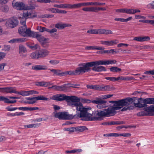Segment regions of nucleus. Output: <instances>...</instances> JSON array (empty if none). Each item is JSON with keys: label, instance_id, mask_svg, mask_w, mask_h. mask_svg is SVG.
<instances>
[{"label": "nucleus", "instance_id": "f257e3e1", "mask_svg": "<svg viewBox=\"0 0 154 154\" xmlns=\"http://www.w3.org/2000/svg\"><path fill=\"white\" fill-rule=\"evenodd\" d=\"M110 107L104 109L102 110H97L91 114V116L89 117V121L101 120L103 117L112 116L116 114V110L120 109V108L115 105V103Z\"/></svg>", "mask_w": 154, "mask_h": 154}, {"label": "nucleus", "instance_id": "f03ea898", "mask_svg": "<svg viewBox=\"0 0 154 154\" xmlns=\"http://www.w3.org/2000/svg\"><path fill=\"white\" fill-rule=\"evenodd\" d=\"M74 100L70 104V106L75 107L76 108V114L73 116L74 118L79 119L85 118V121H89V117L91 116V113L89 111L91 109L90 107H85L83 106L82 103L80 102V99L76 96Z\"/></svg>", "mask_w": 154, "mask_h": 154}, {"label": "nucleus", "instance_id": "7ed1b4c3", "mask_svg": "<svg viewBox=\"0 0 154 154\" xmlns=\"http://www.w3.org/2000/svg\"><path fill=\"white\" fill-rule=\"evenodd\" d=\"M142 100L141 98H138L136 97H127L118 101H109V103H115V105H116L117 107L120 108V109L125 106L131 105L133 102L134 106L136 107L142 108L147 106V105L141 103Z\"/></svg>", "mask_w": 154, "mask_h": 154}, {"label": "nucleus", "instance_id": "20e7f679", "mask_svg": "<svg viewBox=\"0 0 154 154\" xmlns=\"http://www.w3.org/2000/svg\"><path fill=\"white\" fill-rule=\"evenodd\" d=\"M116 63V61L115 60H100L85 63L87 72H88L91 70V67H92L93 66H98L100 65H106L115 64Z\"/></svg>", "mask_w": 154, "mask_h": 154}, {"label": "nucleus", "instance_id": "39448f33", "mask_svg": "<svg viewBox=\"0 0 154 154\" xmlns=\"http://www.w3.org/2000/svg\"><path fill=\"white\" fill-rule=\"evenodd\" d=\"M87 72L85 63H81L78 65V67L75 70L67 71L63 72V76L67 75H79Z\"/></svg>", "mask_w": 154, "mask_h": 154}, {"label": "nucleus", "instance_id": "423d86ee", "mask_svg": "<svg viewBox=\"0 0 154 154\" xmlns=\"http://www.w3.org/2000/svg\"><path fill=\"white\" fill-rule=\"evenodd\" d=\"M75 96H68L65 94H57L53 96L51 99L54 100L62 101L65 100L67 104L70 106L72 102L74 100Z\"/></svg>", "mask_w": 154, "mask_h": 154}, {"label": "nucleus", "instance_id": "0eeeda50", "mask_svg": "<svg viewBox=\"0 0 154 154\" xmlns=\"http://www.w3.org/2000/svg\"><path fill=\"white\" fill-rule=\"evenodd\" d=\"M144 110L139 112L137 114V116H154V106L151 105L150 106L145 107Z\"/></svg>", "mask_w": 154, "mask_h": 154}, {"label": "nucleus", "instance_id": "6e6552de", "mask_svg": "<svg viewBox=\"0 0 154 154\" xmlns=\"http://www.w3.org/2000/svg\"><path fill=\"white\" fill-rule=\"evenodd\" d=\"M54 116L55 118H58L60 120H69L74 118V116L72 115H70L68 114L67 112H54Z\"/></svg>", "mask_w": 154, "mask_h": 154}, {"label": "nucleus", "instance_id": "1a4fd4ad", "mask_svg": "<svg viewBox=\"0 0 154 154\" xmlns=\"http://www.w3.org/2000/svg\"><path fill=\"white\" fill-rule=\"evenodd\" d=\"M95 100H93L92 103L97 104V107L99 109L106 108L108 106V103L106 101L101 98H96Z\"/></svg>", "mask_w": 154, "mask_h": 154}, {"label": "nucleus", "instance_id": "9d476101", "mask_svg": "<svg viewBox=\"0 0 154 154\" xmlns=\"http://www.w3.org/2000/svg\"><path fill=\"white\" fill-rule=\"evenodd\" d=\"M18 23L19 21L17 17H13L8 20L6 25L8 28L12 29L17 26Z\"/></svg>", "mask_w": 154, "mask_h": 154}, {"label": "nucleus", "instance_id": "9b49d317", "mask_svg": "<svg viewBox=\"0 0 154 154\" xmlns=\"http://www.w3.org/2000/svg\"><path fill=\"white\" fill-rule=\"evenodd\" d=\"M27 100H30V101H24L25 103L31 104H32L36 102V100H43L45 101H48V98L47 97H45L43 95H39L36 97H34L31 98L30 97H27L26 98Z\"/></svg>", "mask_w": 154, "mask_h": 154}, {"label": "nucleus", "instance_id": "f8f14e48", "mask_svg": "<svg viewBox=\"0 0 154 154\" xmlns=\"http://www.w3.org/2000/svg\"><path fill=\"white\" fill-rule=\"evenodd\" d=\"M39 93L38 92L34 90H31L28 91H17L16 94H18L21 95L22 96H29L33 94H38Z\"/></svg>", "mask_w": 154, "mask_h": 154}, {"label": "nucleus", "instance_id": "ddd939ff", "mask_svg": "<svg viewBox=\"0 0 154 154\" xmlns=\"http://www.w3.org/2000/svg\"><path fill=\"white\" fill-rule=\"evenodd\" d=\"M67 88L68 87L66 86V84H64L62 86L53 85L48 88L49 89L53 88L55 90L61 91L66 90Z\"/></svg>", "mask_w": 154, "mask_h": 154}, {"label": "nucleus", "instance_id": "4468645a", "mask_svg": "<svg viewBox=\"0 0 154 154\" xmlns=\"http://www.w3.org/2000/svg\"><path fill=\"white\" fill-rule=\"evenodd\" d=\"M72 26V25L66 23H63L61 22L57 23L55 25L56 28L59 29H63L66 27Z\"/></svg>", "mask_w": 154, "mask_h": 154}, {"label": "nucleus", "instance_id": "2eb2a0df", "mask_svg": "<svg viewBox=\"0 0 154 154\" xmlns=\"http://www.w3.org/2000/svg\"><path fill=\"white\" fill-rule=\"evenodd\" d=\"M12 5L14 7H15L18 10H23L25 8V5L22 2H17L15 3L13 2Z\"/></svg>", "mask_w": 154, "mask_h": 154}, {"label": "nucleus", "instance_id": "dca6fc26", "mask_svg": "<svg viewBox=\"0 0 154 154\" xmlns=\"http://www.w3.org/2000/svg\"><path fill=\"white\" fill-rule=\"evenodd\" d=\"M36 32L31 31L29 28L26 29V30L24 32V34L23 35L24 36H29L34 37H35V35Z\"/></svg>", "mask_w": 154, "mask_h": 154}, {"label": "nucleus", "instance_id": "f3484780", "mask_svg": "<svg viewBox=\"0 0 154 154\" xmlns=\"http://www.w3.org/2000/svg\"><path fill=\"white\" fill-rule=\"evenodd\" d=\"M150 37L148 36H138L135 37L133 40L140 42H143L150 40Z\"/></svg>", "mask_w": 154, "mask_h": 154}, {"label": "nucleus", "instance_id": "a211bd4d", "mask_svg": "<svg viewBox=\"0 0 154 154\" xmlns=\"http://www.w3.org/2000/svg\"><path fill=\"white\" fill-rule=\"evenodd\" d=\"M47 69V66L44 65H37L32 66V69L36 71L40 70H46Z\"/></svg>", "mask_w": 154, "mask_h": 154}, {"label": "nucleus", "instance_id": "6ab92c4d", "mask_svg": "<svg viewBox=\"0 0 154 154\" xmlns=\"http://www.w3.org/2000/svg\"><path fill=\"white\" fill-rule=\"evenodd\" d=\"M38 52L40 58L46 57L48 55L49 53V52L45 49L40 50Z\"/></svg>", "mask_w": 154, "mask_h": 154}, {"label": "nucleus", "instance_id": "aec40b11", "mask_svg": "<svg viewBox=\"0 0 154 154\" xmlns=\"http://www.w3.org/2000/svg\"><path fill=\"white\" fill-rule=\"evenodd\" d=\"M94 66L92 69V70L97 72H101L103 71H106V68L103 66Z\"/></svg>", "mask_w": 154, "mask_h": 154}, {"label": "nucleus", "instance_id": "412c9836", "mask_svg": "<svg viewBox=\"0 0 154 154\" xmlns=\"http://www.w3.org/2000/svg\"><path fill=\"white\" fill-rule=\"evenodd\" d=\"M0 101H4L5 103H14L17 102L16 100H10L9 99L3 96H0Z\"/></svg>", "mask_w": 154, "mask_h": 154}, {"label": "nucleus", "instance_id": "4be33fe9", "mask_svg": "<svg viewBox=\"0 0 154 154\" xmlns=\"http://www.w3.org/2000/svg\"><path fill=\"white\" fill-rule=\"evenodd\" d=\"M49 70L53 73L54 76H63V72H61L60 70L55 69H49Z\"/></svg>", "mask_w": 154, "mask_h": 154}, {"label": "nucleus", "instance_id": "5701e85b", "mask_svg": "<svg viewBox=\"0 0 154 154\" xmlns=\"http://www.w3.org/2000/svg\"><path fill=\"white\" fill-rule=\"evenodd\" d=\"M6 109H7L8 111H11L15 110L17 109H19V110H23V111H26L28 110V107H20L18 108L17 107H13V108H10L9 107H7L6 108Z\"/></svg>", "mask_w": 154, "mask_h": 154}, {"label": "nucleus", "instance_id": "b1692460", "mask_svg": "<svg viewBox=\"0 0 154 154\" xmlns=\"http://www.w3.org/2000/svg\"><path fill=\"white\" fill-rule=\"evenodd\" d=\"M85 49L87 50H103L105 49L104 47H98L97 46H86L85 47Z\"/></svg>", "mask_w": 154, "mask_h": 154}, {"label": "nucleus", "instance_id": "393cba45", "mask_svg": "<svg viewBox=\"0 0 154 154\" xmlns=\"http://www.w3.org/2000/svg\"><path fill=\"white\" fill-rule=\"evenodd\" d=\"M25 39L26 38H13L9 41L8 42L9 43H13L15 42H24Z\"/></svg>", "mask_w": 154, "mask_h": 154}, {"label": "nucleus", "instance_id": "a878e982", "mask_svg": "<svg viewBox=\"0 0 154 154\" xmlns=\"http://www.w3.org/2000/svg\"><path fill=\"white\" fill-rule=\"evenodd\" d=\"M23 26H20L18 29L19 32L21 35H23L27 29L26 24L22 25Z\"/></svg>", "mask_w": 154, "mask_h": 154}, {"label": "nucleus", "instance_id": "bb28decb", "mask_svg": "<svg viewBox=\"0 0 154 154\" xmlns=\"http://www.w3.org/2000/svg\"><path fill=\"white\" fill-rule=\"evenodd\" d=\"M35 35L34 37L36 38L40 43L46 40V39L45 38L44 36L38 34L36 32Z\"/></svg>", "mask_w": 154, "mask_h": 154}, {"label": "nucleus", "instance_id": "cd10ccee", "mask_svg": "<svg viewBox=\"0 0 154 154\" xmlns=\"http://www.w3.org/2000/svg\"><path fill=\"white\" fill-rule=\"evenodd\" d=\"M112 89V87L109 85H99V91H110Z\"/></svg>", "mask_w": 154, "mask_h": 154}, {"label": "nucleus", "instance_id": "c85d7f7f", "mask_svg": "<svg viewBox=\"0 0 154 154\" xmlns=\"http://www.w3.org/2000/svg\"><path fill=\"white\" fill-rule=\"evenodd\" d=\"M22 15L26 19L29 18H33L35 17L34 15L32 16L31 13L28 11L26 12H24L23 15Z\"/></svg>", "mask_w": 154, "mask_h": 154}, {"label": "nucleus", "instance_id": "c756f323", "mask_svg": "<svg viewBox=\"0 0 154 154\" xmlns=\"http://www.w3.org/2000/svg\"><path fill=\"white\" fill-rule=\"evenodd\" d=\"M75 128V131L78 132H82L85 130L88 129L85 126L76 127Z\"/></svg>", "mask_w": 154, "mask_h": 154}, {"label": "nucleus", "instance_id": "7c9ffc66", "mask_svg": "<svg viewBox=\"0 0 154 154\" xmlns=\"http://www.w3.org/2000/svg\"><path fill=\"white\" fill-rule=\"evenodd\" d=\"M27 52V50L25 46L22 45H20L19 46V53L20 54Z\"/></svg>", "mask_w": 154, "mask_h": 154}, {"label": "nucleus", "instance_id": "2f4dec72", "mask_svg": "<svg viewBox=\"0 0 154 154\" xmlns=\"http://www.w3.org/2000/svg\"><path fill=\"white\" fill-rule=\"evenodd\" d=\"M6 93H12L16 94L17 91L14 89V88L13 87H6Z\"/></svg>", "mask_w": 154, "mask_h": 154}, {"label": "nucleus", "instance_id": "473e14b6", "mask_svg": "<svg viewBox=\"0 0 154 154\" xmlns=\"http://www.w3.org/2000/svg\"><path fill=\"white\" fill-rule=\"evenodd\" d=\"M87 87L89 89L99 91V85H87Z\"/></svg>", "mask_w": 154, "mask_h": 154}, {"label": "nucleus", "instance_id": "72a5a7b5", "mask_svg": "<svg viewBox=\"0 0 154 154\" xmlns=\"http://www.w3.org/2000/svg\"><path fill=\"white\" fill-rule=\"evenodd\" d=\"M81 3L71 5L69 4V9H76L80 8L81 7Z\"/></svg>", "mask_w": 154, "mask_h": 154}, {"label": "nucleus", "instance_id": "f704fd0d", "mask_svg": "<svg viewBox=\"0 0 154 154\" xmlns=\"http://www.w3.org/2000/svg\"><path fill=\"white\" fill-rule=\"evenodd\" d=\"M50 83V82H35V85L38 86H47Z\"/></svg>", "mask_w": 154, "mask_h": 154}, {"label": "nucleus", "instance_id": "c9c22d12", "mask_svg": "<svg viewBox=\"0 0 154 154\" xmlns=\"http://www.w3.org/2000/svg\"><path fill=\"white\" fill-rule=\"evenodd\" d=\"M133 79L132 77H127L126 78L123 76H120L116 78V81H117L118 80H129Z\"/></svg>", "mask_w": 154, "mask_h": 154}, {"label": "nucleus", "instance_id": "e433bc0d", "mask_svg": "<svg viewBox=\"0 0 154 154\" xmlns=\"http://www.w3.org/2000/svg\"><path fill=\"white\" fill-rule=\"evenodd\" d=\"M0 9L2 11L7 12L8 11L9 8L7 5H3L0 7Z\"/></svg>", "mask_w": 154, "mask_h": 154}, {"label": "nucleus", "instance_id": "4c0bfd02", "mask_svg": "<svg viewBox=\"0 0 154 154\" xmlns=\"http://www.w3.org/2000/svg\"><path fill=\"white\" fill-rule=\"evenodd\" d=\"M139 22H142L146 23H149L152 25L154 26V20H140L139 21Z\"/></svg>", "mask_w": 154, "mask_h": 154}, {"label": "nucleus", "instance_id": "58836bf2", "mask_svg": "<svg viewBox=\"0 0 154 154\" xmlns=\"http://www.w3.org/2000/svg\"><path fill=\"white\" fill-rule=\"evenodd\" d=\"M38 54V52H33L31 54L30 56L31 58L33 59H37L40 58V57H39V55Z\"/></svg>", "mask_w": 154, "mask_h": 154}, {"label": "nucleus", "instance_id": "ea45409f", "mask_svg": "<svg viewBox=\"0 0 154 154\" xmlns=\"http://www.w3.org/2000/svg\"><path fill=\"white\" fill-rule=\"evenodd\" d=\"M40 124H32L28 125H25L24 127L25 128H31L33 127H38Z\"/></svg>", "mask_w": 154, "mask_h": 154}, {"label": "nucleus", "instance_id": "a19ab883", "mask_svg": "<svg viewBox=\"0 0 154 154\" xmlns=\"http://www.w3.org/2000/svg\"><path fill=\"white\" fill-rule=\"evenodd\" d=\"M110 71L111 72H117L121 71L122 70L121 69L118 68L116 66H113L109 69Z\"/></svg>", "mask_w": 154, "mask_h": 154}, {"label": "nucleus", "instance_id": "79ce46f5", "mask_svg": "<svg viewBox=\"0 0 154 154\" xmlns=\"http://www.w3.org/2000/svg\"><path fill=\"white\" fill-rule=\"evenodd\" d=\"M66 84V86L68 87L67 88L70 87L78 88L77 86H79L80 85L79 84Z\"/></svg>", "mask_w": 154, "mask_h": 154}, {"label": "nucleus", "instance_id": "37998d69", "mask_svg": "<svg viewBox=\"0 0 154 154\" xmlns=\"http://www.w3.org/2000/svg\"><path fill=\"white\" fill-rule=\"evenodd\" d=\"M128 106H125V107L122 109L121 111H126L127 110H131L133 109L134 108V106L132 105H129Z\"/></svg>", "mask_w": 154, "mask_h": 154}, {"label": "nucleus", "instance_id": "c03bdc74", "mask_svg": "<svg viewBox=\"0 0 154 154\" xmlns=\"http://www.w3.org/2000/svg\"><path fill=\"white\" fill-rule=\"evenodd\" d=\"M19 19L20 20V23L21 25L26 24V19L22 15V16L19 17Z\"/></svg>", "mask_w": 154, "mask_h": 154}, {"label": "nucleus", "instance_id": "a18cd8bd", "mask_svg": "<svg viewBox=\"0 0 154 154\" xmlns=\"http://www.w3.org/2000/svg\"><path fill=\"white\" fill-rule=\"evenodd\" d=\"M37 29L41 32H43L44 31H46L48 32V29L46 28L45 27L42 26H38Z\"/></svg>", "mask_w": 154, "mask_h": 154}, {"label": "nucleus", "instance_id": "49530a36", "mask_svg": "<svg viewBox=\"0 0 154 154\" xmlns=\"http://www.w3.org/2000/svg\"><path fill=\"white\" fill-rule=\"evenodd\" d=\"M104 136L107 137H119V134L117 133H112L104 134Z\"/></svg>", "mask_w": 154, "mask_h": 154}, {"label": "nucleus", "instance_id": "de8ad7c7", "mask_svg": "<svg viewBox=\"0 0 154 154\" xmlns=\"http://www.w3.org/2000/svg\"><path fill=\"white\" fill-rule=\"evenodd\" d=\"M150 98H147L144 99H142V103H143V104H150Z\"/></svg>", "mask_w": 154, "mask_h": 154}, {"label": "nucleus", "instance_id": "09e8293b", "mask_svg": "<svg viewBox=\"0 0 154 154\" xmlns=\"http://www.w3.org/2000/svg\"><path fill=\"white\" fill-rule=\"evenodd\" d=\"M59 8H69V4H61L59 5Z\"/></svg>", "mask_w": 154, "mask_h": 154}, {"label": "nucleus", "instance_id": "8fccbe9b", "mask_svg": "<svg viewBox=\"0 0 154 154\" xmlns=\"http://www.w3.org/2000/svg\"><path fill=\"white\" fill-rule=\"evenodd\" d=\"M91 5H96V6H101L105 4V3H100L98 2H91Z\"/></svg>", "mask_w": 154, "mask_h": 154}, {"label": "nucleus", "instance_id": "3c124183", "mask_svg": "<svg viewBox=\"0 0 154 154\" xmlns=\"http://www.w3.org/2000/svg\"><path fill=\"white\" fill-rule=\"evenodd\" d=\"M41 17L42 18H53L54 17V15L53 14H45L41 15Z\"/></svg>", "mask_w": 154, "mask_h": 154}, {"label": "nucleus", "instance_id": "603ef678", "mask_svg": "<svg viewBox=\"0 0 154 154\" xmlns=\"http://www.w3.org/2000/svg\"><path fill=\"white\" fill-rule=\"evenodd\" d=\"M125 13L129 14H134V9H125Z\"/></svg>", "mask_w": 154, "mask_h": 154}, {"label": "nucleus", "instance_id": "864d4df0", "mask_svg": "<svg viewBox=\"0 0 154 154\" xmlns=\"http://www.w3.org/2000/svg\"><path fill=\"white\" fill-rule=\"evenodd\" d=\"M49 62L51 64L54 65L58 64L60 62V61L58 60H50Z\"/></svg>", "mask_w": 154, "mask_h": 154}, {"label": "nucleus", "instance_id": "5fc2aeb1", "mask_svg": "<svg viewBox=\"0 0 154 154\" xmlns=\"http://www.w3.org/2000/svg\"><path fill=\"white\" fill-rule=\"evenodd\" d=\"M113 34V32L109 29H104V34L108 35Z\"/></svg>", "mask_w": 154, "mask_h": 154}, {"label": "nucleus", "instance_id": "6e6d98bb", "mask_svg": "<svg viewBox=\"0 0 154 154\" xmlns=\"http://www.w3.org/2000/svg\"><path fill=\"white\" fill-rule=\"evenodd\" d=\"M144 74L147 75H154V70L146 71L144 72Z\"/></svg>", "mask_w": 154, "mask_h": 154}, {"label": "nucleus", "instance_id": "4d7b16f0", "mask_svg": "<svg viewBox=\"0 0 154 154\" xmlns=\"http://www.w3.org/2000/svg\"><path fill=\"white\" fill-rule=\"evenodd\" d=\"M57 29L55 28H54L52 29H48V32L50 33L51 34L57 32Z\"/></svg>", "mask_w": 154, "mask_h": 154}, {"label": "nucleus", "instance_id": "13d9d810", "mask_svg": "<svg viewBox=\"0 0 154 154\" xmlns=\"http://www.w3.org/2000/svg\"><path fill=\"white\" fill-rule=\"evenodd\" d=\"M51 36L53 38L56 39H58L59 38V36L58 34H57L56 33L51 34Z\"/></svg>", "mask_w": 154, "mask_h": 154}, {"label": "nucleus", "instance_id": "bf43d9fd", "mask_svg": "<svg viewBox=\"0 0 154 154\" xmlns=\"http://www.w3.org/2000/svg\"><path fill=\"white\" fill-rule=\"evenodd\" d=\"M96 34H104V29H96Z\"/></svg>", "mask_w": 154, "mask_h": 154}, {"label": "nucleus", "instance_id": "052dcab7", "mask_svg": "<svg viewBox=\"0 0 154 154\" xmlns=\"http://www.w3.org/2000/svg\"><path fill=\"white\" fill-rule=\"evenodd\" d=\"M89 12H97V8L95 7H89Z\"/></svg>", "mask_w": 154, "mask_h": 154}, {"label": "nucleus", "instance_id": "680f3d73", "mask_svg": "<svg viewBox=\"0 0 154 154\" xmlns=\"http://www.w3.org/2000/svg\"><path fill=\"white\" fill-rule=\"evenodd\" d=\"M119 42V41L117 39L111 40V46H113L116 45Z\"/></svg>", "mask_w": 154, "mask_h": 154}, {"label": "nucleus", "instance_id": "e2e57ef3", "mask_svg": "<svg viewBox=\"0 0 154 154\" xmlns=\"http://www.w3.org/2000/svg\"><path fill=\"white\" fill-rule=\"evenodd\" d=\"M96 29H89L87 31V33L89 34H96Z\"/></svg>", "mask_w": 154, "mask_h": 154}, {"label": "nucleus", "instance_id": "0e129e2a", "mask_svg": "<svg viewBox=\"0 0 154 154\" xmlns=\"http://www.w3.org/2000/svg\"><path fill=\"white\" fill-rule=\"evenodd\" d=\"M131 136V134L130 133H123L119 134V136H123L125 137H129Z\"/></svg>", "mask_w": 154, "mask_h": 154}, {"label": "nucleus", "instance_id": "69168bd1", "mask_svg": "<svg viewBox=\"0 0 154 154\" xmlns=\"http://www.w3.org/2000/svg\"><path fill=\"white\" fill-rule=\"evenodd\" d=\"M125 122L124 121H114V125H119L121 124H125Z\"/></svg>", "mask_w": 154, "mask_h": 154}, {"label": "nucleus", "instance_id": "338daca9", "mask_svg": "<svg viewBox=\"0 0 154 154\" xmlns=\"http://www.w3.org/2000/svg\"><path fill=\"white\" fill-rule=\"evenodd\" d=\"M105 79L113 82L116 81V78L114 77H106Z\"/></svg>", "mask_w": 154, "mask_h": 154}, {"label": "nucleus", "instance_id": "774afa93", "mask_svg": "<svg viewBox=\"0 0 154 154\" xmlns=\"http://www.w3.org/2000/svg\"><path fill=\"white\" fill-rule=\"evenodd\" d=\"M81 6H85L91 5V2L81 3Z\"/></svg>", "mask_w": 154, "mask_h": 154}]
</instances>
